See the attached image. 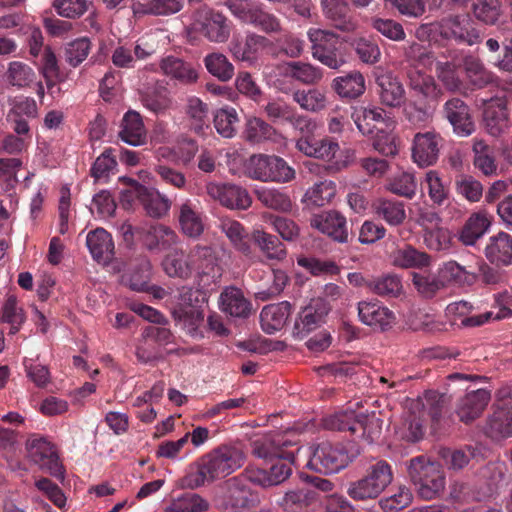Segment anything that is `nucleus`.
<instances>
[{
  "mask_svg": "<svg viewBox=\"0 0 512 512\" xmlns=\"http://www.w3.org/2000/svg\"><path fill=\"white\" fill-rule=\"evenodd\" d=\"M207 293L199 288L183 286L171 303V316L191 337H203L200 327L204 320L203 305L207 302Z\"/></svg>",
  "mask_w": 512,
  "mask_h": 512,
  "instance_id": "1",
  "label": "nucleus"
},
{
  "mask_svg": "<svg viewBox=\"0 0 512 512\" xmlns=\"http://www.w3.org/2000/svg\"><path fill=\"white\" fill-rule=\"evenodd\" d=\"M352 119L359 132L373 139V147L384 156L397 154L396 145L389 135L390 119L380 107H358L352 114Z\"/></svg>",
  "mask_w": 512,
  "mask_h": 512,
  "instance_id": "2",
  "label": "nucleus"
},
{
  "mask_svg": "<svg viewBox=\"0 0 512 512\" xmlns=\"http://www.w3.org/2000/svg\"><path fill=\"white\" fill-rule=\"evenodd\" d=\"M393 479L392 465L384 459H377L367 466L361 478L349 483L346 493L354 501L375 500L387 489Z\"/></svg>",
  "mask_w": 512,
  "mask_h": 512,
  "instance_id": "3",
  "label": "nucleus"
},
{
  "mask_svg": "<svg viewBox=\"0 0 512 512\" xmlns=\"http://www.w3.org/2000/svg\"><path fill=\"white\" fill-rule=\"evenodd\" d=\"M408 474L418 496L423 500H432L441 495L445 488V475L440 465L431 462L425 456L410 460Z\"/></svg>",
  "mask_w": 512,
  "mask_h": 512,
  "instance_id": "4",
  "label": "nucleus"
},
{
  "mask_svg": "<svg viewBox=\"0 0 512 512\" xmlns=\"http://www.w3.org/2000/svg\"><path fill=\"white\" fill-rule=\"evenodd\" d=\"M252 467L226 480L222 485L221 505L226 512H243L258 503V495L252 489L256 477Z\"/></svg>",
  "mask_w": 512,
  "mask_h": 512,
  "instance_id": "5",
  "label": "nucleus"
},
{
  "mask_svg": "<svg viewBox=\"0 0 512 512\" xmlns=\"http://www.w3.org/2000/svg\"><path fill=\"white\" fill-rule=\"evenodd\" d=\"M224 5L242 23L252 25L265 33L281 30L279 19L258 0H226Z\"/></svg>",
  "mask_w": 512,
  "mask_h": 512,
  "instance_id": "6",
  "label": "nucleus"
},
{
  "mask_svg": "<svg viewBox=\"0 0 512 512\" xmlns=\"http://www.w3.org/2000/svg\"><path fill=\"white\" fill-rule=\"evenodd\" d=\"M246 170L250 178L263 182L285 183L295 177L294 169L284 159L275 155L251 156Z\"/></svg>",
  "mask_w": 512,
  "mask_h": 512,
  "instance_id": "7",
  "label": "nucleus"
},
{
  "mask_svg": "<svg viewBox=\"0 0 512 512\" xmlns=\"http://www.w3.org/2000/svg\"><path fill=\"white\" fill-rule=\"evenodd\" d=\"M436 30L443 39L467 46H473L482 39L477 24L465 13L443 17L436 23Z\"/></svg>",
  "mask_w": 512,
  "mask_h": 512,
  "instance_id": "8",
  "label": "nucleus"
},
{
  "mask_svg": "<svg viewBox=\"0 0 512 512\" xmlns=\"http://www.w3.org/2000/svg\"><path fill=\"white\" fill-rule=\"evenodd\" d=\"M215 480L243 466L245 453L239 443L221 444L202 456Z\"/></svg>",
  "mask_w": 512,
  "mask_h": 512,
  "instance_id": "9",
  "label": "nucleus"
},
{
  "mask_svg": "<svg viewBox=\"0 0 512 512\" xmlns=\"http://www.w3.org/2000/svg\"><path fill=\"white\" fill-rule=\"evenodd\" d=\"M292 433H276L255 439L252 446V454L255 457L273 461L274 458H284L293 461L294 455L301 451L298 442L293 440Z\"/></svg>",
  "mask_w": 512,
  "mask_h": 512,
  "instance_id": "10",
  "label": "nucleus"
},
{
  "mask_svg": "<svg viewBox=\"0 0 512 512\" xmlns=\"http://www.w3.org/2000/svg\"><path fill=\"white\" fill-rule=\"evenodd\" d=\"M485 433L492 439L512 437V387L497 391L495 410L487 420Z\"/></svg>",
  "mask_w": 512,
  "mask_h": 512,
  "instance_id": "11",
  "label": "nucleus"
},
{
  "mask_svg": "<svg viewBox=\"0 0 512 512\" xmlns=\"http://www.w3.org/2000/svg\"><path fill=\"white\" fill-rule=\"evenodd\" d=\"M351 462L347 449L341 444L321 442L313 451L307 466L319 473L333 474Z\"/></svg>",
  "mask_w": 512,
  "mask_h": 512,
  "instance_id": "12",
  "label": "nucleus"
},
{
  "mask_svg": "<svg viewBox=\"0 0 512 512\" xmlns=\"http://www.w3.org/2000/svg\"><path fill=\"white\" fill-rule=\"evenodd\" d=\"M311 42L312 55L323 65L331 69H338L345 60L341 54L339 37L332 32L311 28L308 31Z\"/></svg>",
  "mask_w": 512,
  "mask_h": 512,
  "instance_id": "13",
  "label": "nucleus"
},
{
  "mask_svg": "<svg viewBox=\"0 0 512 512\" xmlns=\"http://www.w3.org/2000/svg\"><path fill=\"white\" fill-rule=\"evenodd\" d=\"M175 217L185 236L198 239L205 230L206 215L196 199H185L175 204Z\"/></svg>",
  "mask_w": 512,
  "mask_h": 512,
  "instance_id": "14",
  "label": "nucleus"
},
{
  "mask_svg": "<svg viewBox=\"0 0 512 512\" xmlns=\"http://www.w3.org/2000/svg\"><path fill=\"white\" fill-rule=\"evenodd\" d=\"M122 199L129 203L138 200L146 213L153 218L162 217L171 206V202L166 196L135 181L122 192Z\"/></svg>",
  "mask_w": 512,
  "mask_h": 512,
  "instance_id": "15",
  "label": "nucleus"
},
{
  "mask_svg": "<svg viewBox=\"0 0 512 512\" xmlns=\"http://www.w3.org/2000/svg\"><path fill=\"white\" fill-rule=\"evenodd\" d=\"M442 137L435 131L418 132L414 135L411 157L420 168L434 165L439 158Z\"/></svg>",
  "mask_w": 512,
  "mask_h": 512,
  "instance_id": "16",
  "label": "nucleus"
},
{
  "mask_svg": "<svg viewBox=\"0 0 512 512\" xmlns=\"http://www.w3.org/2000/svg\"><path fill=\"white\" fill-rule=\"evenodd\" d=\"M442 113L457 136L469 137L476 131L470 108L462 99L454 97L447 100Z\"/></svg>",
  "mask_w": 512,
  "mask_h": 512,
  "instance_id": "17",
  "label": "nucleus"
},
{
  "mask_svg": "<svg viewBox=\"0 0 512 512\" xmlns=\"http://www.w3.org/2000/svg\"><path fill=\"white\" fill-rule=\"evenodd\" d=\"M31 460L46 469L54 477L63 476V467L59 461L55 447L46 438H33L27 442Z\"/></svg>",
  "mask_w": 512,
  "mask_h": 512,
  "instance_id": "18",
  "label": "nucleus"
},
{
  "mask_svg": "<svg viewBox=\"0 0 512 512\" xmlns=\"http://www.w3.org/2000/svg\"><path fill=\"white\" fill-rule=\"evenodd\" d=\"M207 193L222 206L230 209L246 210L251 206L252 199L248 191L231 183H209Z\"/></svg>",
  "mask_w": 512,
  "mask_h": 512,
  "instance_id": "19",
  "label": "nucleus"
},
{
  "mask_svg": "<svg viewBox=\"0 0 512 512\" xmlns=\"http://www.w3.org/2000/svg\"><path fill=\"white\" fill-rule=\"evenodd\" d=\"M299 152L308 157L332 162L340 150L337 140L330 137L316 138L313 135H303L296 141Z\"/></svg>",
  "mask_w": 512,
  "mask_h": 512,
  "instance_id": "20",
  "label": "nucleus"
},
{
  "mask_svg": "<svg viewBox=\"0 0 512 512\" xmlns=\"http://www.w3.org/2000/svg\"><path fill=\"white\" fill-rule=\"evenodd\" d=\"M310 224L339 243H345L348 240L346 218L338 211L330 210L314 215Z\"/></svg>",
  "mask_w": 512,
  "mask_h": 512,
  "instance_id": "21",
  "label": "nucleus"
},
{
  "mask_svg": "<svg viewBox=\"0 0 512 512\" xmlns=\"http://www.w3.org/2000/svg\"><path fill=\"white\" fill-rule=\"evenodd\" d=\"M200 32L210 42L224 43L231 34L232 22L223 13L207 9L200 22Z\"/></svg>",
  "mask_w": 512,
  "mask_h": 512,
  "instance_id": "22",
  "label": "nucleus"
},
{
  "mask_svg": "<svg viewBox=\"0 0 512 512\" xmlns=\"http://www.w3.org/2000/svg\"><path fill=\"white\" fill-rule=\"evenodd\" d=\"M491 399L490 391L487 389H477L468 392L458 402L456 413L460 421L470 423L478 418Z\"/></svg>",
  "mask_w": 512,
  "mask_h": 512,
  "instance_id": "23",
  "label": "nucleus"
},
{
  "mask_svg": "<svg viewBox=\"0 0 512 512\" xmlns=\"http://www.w3.org/2000/svg\"><path fill=\"white\" fill-rule=\"evenodd\" d=\"M359 320L368 326L386 330L391 327L395 316L387 307L377 301H361L358 303Z\"/></svg>",
  "mask_w": 512,
  "mask_h": 512,
  "instance_id": "24",
  "label": "nucleus"
},
{
  "mask_svg": "<svg viewBox=\"0 0 512 512\" xmlns=\"http://www.w3.org/2000/svg\"><path fill=\"white\" fill-rule=\"evenodd\" d=\"M193 271L201 276H211L212 278L221 275L219 259L214 249L207 245H195L190 250V264Z\"/></svg>",
  "mask_w": 512,
  "mask_h": 512,
  "instance_id": "25",
  "label": "nucleus"
},
{
  "mask_svg": "<svg viewBox=\"0 0 512 512\" xmlns=\"http://www.w3.org/2000/svg\"><path fill=\"white\" fill-rule=\"evenodd\" d=\"M86 245L92 258L98 263L109 264L114 258V242L110 233L103 228L90 231Z\"/></svg>",
  "mask_w": 512,
  "mask_h": 512,
  "instance_id": "26",
  "label": "nucleus"
},
{
  "mask_svg": "<svg viewBox=\"0 0 512 512\" xmlns=\"http://www.w3.org/2000/svg\"><path fill=\"white\" fill-rule=\"evenodd\" d=\"M471 145L474 167L485 176L496 175L498 170L496 149L486 140L478 137L471 140Z\"/></svg>",
  "mask_w": 512,
  "mask_h": 512,
  "instance_id": "27",
  "label": "nucleus"
},
{
  "mask_svg": "<svg viewBox=\"0 0 512 512\" xmlns=\"http://www.w3.org/2000/svg\"><path fill=\"white\" fill-rule=\"evenodd\" d=\"M220 309L232 317L246 318L251 313V303L236 287H226L219 297Z\"/></svg>",
  "mask_w": 512,
  "mask_h": 512,
  "instance_id": "28",
  "label": "nucleus"
},
{
  "mask_svg": "<svg viewBox=\"0 0 512 512\" xmlns=\"http://www.w3.org/2000/svg\"><path fill=\"white\" fill-rule=\"evenodd\" d=\"M295 456L296 454L291 462L284 458H274L276 461L269 470L252 467V475L256 477V485L270 487L284 482L291 475V465L295 463Z\"/></svg>",
  "mask_w": 512,
  "mask_h": 512,
  "instance_id": "29",
  "label": "nucleus"
},
{
  "mask_svg": "<svg viewBox=\"0 0 512 512\" xmlns=\"http://www.w3.org/2000/svg\"><path fill=\"white\" fill-rule=\"evenodd\" d=\"M119 138L132 146H140L146 142V130L140 114L129 110L122 118Z\"/></svg>",
  "mask_w": 512,
  "mask_h": 512,
  "instance_id": "30",
  "label": "nucleus"
},
{
  "mask_svg": "<svg viewBox=\"0 0 512 512\" xmlns=\"http://www.w3.org/2000/svg\"><path fill=\"white\" fill-rule=\"evenodd\" d=\"M487 259L497 266H509L512 264V236L500 232L490 237L485 248Z\"/></svg>",
  "mask_w": 512,
  "mask_h": 512,
  "instance_id": "31",
  "label": "nucleus"
},
{
  "mask_svg": "<svg viewBox=\"0 0 512 512\" xmlns=\"http://www.w3.org/2000/svg\"><path fill=\"white\" fill-rule=\"evenodd\" d=\"M218 227L235 250L246 256L251 254L249 234L239 221L224 217L220 219Z\"/></svg>",
  "mask_w": 512,
  "mask_h": 512,
  "instance_id": "32",
  "label": "nucleus"
},
{
  "mask_svg": "<svg viewBox=\"0 0 512 512\" xmlns=\"http://www.w3.org/2000/svg\"><path fill=\"white\" fill-rule=\"evenodd\" d=\"M290 313L291 304L288 301L266 305L260 313L263 331L268 334L279 331L285 325Z\"/></svg>",
  "mask_w": 512,
  "mask_h": 512,
  "instance_id": "33",
  "label": "nucleus"
},
{
  "mask_svg": "<svg viewBox=\"0 0 512 512\" xmlns=\"http://www.w3.org/2000/svg\"><path fill=\"white\" fill-rule=\"evenodd\" d=\"M331 88L342 99H356L365 92V78L359 71H351L334 78Z\"/></svg>",
  "mask_w": 512,
  "mask_h": 512,
  "instance_id": "34",
  "label": "nucleus"
},
{
  "mask_svg": "<svg viewBox=\"0 0 512 512\" xmlns=\"http://www.w3.org/2000/svg\"><path fill=\"white\" fill-rule=\"evenodd\" d=\"M483 123L488 134L494 137L508 133L512 126L509 111L503 104L488 106L483 113Z\"/></svg>",
  "mask_w": 512,
  "mask_h": 512,
  "instance_id": "35",
  "label": "nucleus"
},
{
  "mask_svg": "<svg viewBox=\"0 0 512 512\" xmlns=\"http://www.w3.org/2000/svg\"><path fill=\"white\" fill-rule=\"evenodd\" d=\"M185 113L188 117L190 130L199 136L206 135L207 130L210 129L208 105L200 98L191 96L187 99Z\"/></svg>",
  "mask_w": 512,
  "mask_h": 512,
  "instance_id": "36",
  "label": "nucleus"
},
{
  "mask_svg": "<svg viewBox=\"0 0 512 512\" xmlns=\"http://www.w3.org/2000/svg\"><path fill=\"white\" fill-rule=\"evenodd\" d=\"M379 87V97L383 105L400 107L405 100V90L402 83L390 74L381 75L376 79Z\"/></svg>",
  "mask_w": 512,
  "mask_h": 512,
  "instance_id": "37",
  "label": "nucleus"
},
{
  "mask_svg": "<svg viewBox=\"0 0 512 512\" xmlns=\"http://www.w3.org/2000/svg\"><path fill=\"white\" fill-rule=\"evenodd\" d=\"M437 272L445 288L449 285L471 286L477 279L476 273L466 270L453 260L441 264Z\"/></svg>",
  "mask_w": 512,
  "mask_h": 512,
  "instance_id": "38",
  "label": "nucleus"
},
{
  "mask_svg": "<svg viewBox=\"0 0 512 512\" xmlns=\"http://www.w3.org/2000/svg\"><path fill=\"white\" fill-rule=\"evenodd\" d=\"M161 71L168 77L182 84L196 82L198 74L191 64L175 56H167L161 60Z\"/></svg>",
  "mask_w": 512,
  "mask_h": 512,
  "instance_id": "39",
  "label": "nucleus"
},
{
  "mask_svg": "<svg viewBox=\"0 0 512 512\" xmlns=\"http://www.w3.org/2000/svg\"><path fill=\"white\" fill-rule=\"evenodd\" d=\"M461 66L465 77L474 88L481 89L494 81V75L488 71L482 61L474 56L467 55L462 59Z\"/></svg>",
  "mask_w": 512,
  "mask_h": 512,
  "instance_id": "40",
  "label": "nucleus"
},
{
  "mask_svg": "<svg viewBox=\"0 0 512 512\" xmlns=\"http://www.w3.org/2000/svg\"><path fill=\"white\" fill-rule=\"evenodd\" d=\"M322 6L325 16L335 28L341 31L354 29L350 9L345 0H322Z\"/></svg>",
  "mask_w": 512,
  "mask_h": 512,
  "instance_id": "41",
  "label": "nucleus"
},
{
  "mask_svg": "<svg viewBox=\"0 0 512 512\" xmlns=\"http://www.w3.org/2000/svg\"><path fill=\"white\" fill-rule=\"evenodd\" d=\"M326 312L315 305H308L303 308L295 321L293 334L298 339H303L310 332L318 328L324 321Z\"/></svg>",
  "mask_w": 512,
  "mask_h": 512,
  "instance_id": "42",
  "label": "nucleus"
},
{
  "mask_svg": "<svg viewBox=\"0 0 512 512\" xmlns=\"http://www.w3.org/2000/svg\"><path fill=\"white\" fill-rule=\"evenodd\" d=\"M491 221L483 212L473 213L459 232V240L466 246L474 245L489 229Z\"/></svg>",
  "mask_w": 512,
  "mask_h": 512,
  "instance_id": "43",
  "label": "nucleus"
},
{
  "mask_svg": "<svg viewBox=\"0 0 512 512\" xmlns=\"http://www.w3.org/2000/svg\"><path fill=\"white\" fill-rule=\"evenodd\" d=\"M252 239L267 259L282 261L286 258V247L277 236L257 229L253 231Z\"/></svg>",
  "mask_w": 512,
  "mask_h": 512,
  "instance_id": "44",
  "label": "nucleus"
},
{
  "mask_svg": "<svg viewBox=\"0 0 512 512\" xmlns=\"http://www.w3.org/2000/svg\"><path fill=\"white\" fill-rule=\"evenodd\" d=\"M323 427L331 431L349 432L355 436L357 429L361 428L359 414L352 410L339 411L322 419Z\"/></svg>",
  "mask_w": 512,
  "mask_h": 512,
  "instance_id": "45",
  "label": "nucleus"
},
{
  "mask_svg": "<svg viewBox=\"0 0 512 512\" xmlns=\"http://www.w3.org/2000/svg\"><path fill=\"white\" fill-rule=\"evenodd\" d=\"M163 270L169 277L187 280L192 276L193 268L188 255L182 250H174L167 254L162 262Z\"/></svg>",
  "mask_w": 512,
  "mask_h": 512,
  "instance_id": "46",
  "label": "nucleus"
},
{
  "mask_svg": "<svg viewBox=\"0 0 512 512\" xmlns=\"http://www.w3.org/2000/svg\"><path fill=\"white\" fill-rule=\"evenodd\" d=\"M317 499V493L310 488H297L287 491L278 505L286 512H300L311 506Z\"/></svg>",
  "mask_w": 512,
  "mask_h": 512,
  "instance_id": "47",
  "label": "nucleus"
},
{
  "mask_svg": "<svg viewBox=\"0 0 512 512\" xmlns=\"http://www.w3.org/2000/svg\"><path fill=\"white\" fill-rule=\"evenodd\" d=\"M6 82L18 89L30 87L37 79L34 69L22 61H11L5 72Z\"/></svg>",
  "mask_w": 512,
  "mask_h": 512,
  "instance_id": "48",
  "label": "nucleus"
},
{
  "mask_svg": "<svg viewBox=\"0 0 512 512\" xmlns=\"http://www.w3.org/2000/svg\"><path fill=\"white\" fill-rule=\"evenodd\" d=\"M151 269L152 266L147 257L136 258L131 263V270L128 276L129 287L137 292H148L151 288Z\"/></svg>",
  "mask_w": 512,
  "mask_h": 512,
  "instance_id": "49",
  "label": "nucleus"
},
{
  "mask_svg": "<svg viewBox=\"0 0 512 512\" xmlns=\"http://www.w3.org/2000/svg\"><path fill=\"white\" fill-rule=\"evenodd\" d=\"M336 192L335 182L331 180L320 181L306 191L303 202L308 207H323L332 201Z\"/></svg>",
  "mask_w": 512,
  "mask_h": 512,
  "instance_id": "50",
  "label": "nucleus"
},
{
  "mask_svg": "<svg viewBox=\"0 0 512 512\" xmlns=\"http://www.w3.org/2000/svg\"><path fill=\"white\" fill-rule=\"evenodd\" d=\"M375 214L391 226H398L406 219L404 203L392 199H379L374 204Z\"/></svg>",
  "mask_w": 512,
  "mask_h": 512,
  "instance_id": "51",
  "label": "nucleus"
},
{
  "mask_svg": "<svg viewBox=\"0 0 512 512\" xmlns=\"http://www.w3.org/2000/svg\"><path fill=\"white\" fill-rule=\"evenodd\" d=\"M412 283L418 294L425 299H432L445 289L438 272H414L412 274Z\"/></svg>",
  "mask_w": 512,
  "mask_h": 512,
  "instance_id": "52",
  "label": "nucleus"
},
{
  "mask_svg": "<svg viewBox=\"0 0 512 512\" xmlns=\"http://www.w3.org/2000/svg\"><path fill=\"white\" fill-rule=\"evenodd\" d=\"M239 122L238 113L233 107L226 106L214 113V127L224 138H232L236 135Z\"/></svg>",
  "mask_w": 512,
  "mask_h": 512,
  "instance_id": "53",
  "label": "nucleus"
},
{
  "mask_svg": "<svg viewBox=\"0 0 512 512\" xmlns=\"http://www.w3.org/2000/svg\"><path fill=\"white\" fill-rule=\"evenodd\" d=\"M507 466L504 462H489L478 471L479 481L487 486L489 492H494L506 482Z\"/></svg>",
  "mask_w": 512,
  "mask_h": 512,
  "instance_id": "54",
  "label": "nucleus"
},
{
  "mask_svg": "<svg viewBox=\"0 0 512 512\" xmlns=\"http://www.w3.org/2000/svg\"><path fill=\"white\" fill-rule=\"evenodd\" d=\"M286 75L306 85H314L323 77L322 69L310 63L293 61L287 63Z\"/></svg>",
  "mask_w": 512,
  "mask_h": 512,
  "instance_id": "55",
  "label": "nucleus"
},
{
  "mask_svg": "<svg viewBox=\"0 0 512 512\" xmlns=\"http://www.w3.org/2000/svg\"><path fill=\"white\" fill-rule=\"evenodd\" d=\"M141 100L147 109L156 114L164 113L172 105L170 92L162 85H156L143 93Z\"/></svg>",
  "mask_w": 512,
  "mask_h": 512,
  "instance_id": "56",
  "label": "nucleus"
},
{
  "mask_svg": "<svg viewBox=\"0 0 512 512\" xmlns=\"http://www.w3.org/2000/svg\"><path fill=\"white\" fill-rule=\"evenodd\" d=\"M293 101L300 108L309 112H319L326 107L327 98L324 92L317 88L298 89L292 94Z\"/></svg>",
  "mask_w": 512,
  "mask_h": 512,
  "instance_id": "57",
  "label": "nucleus"
},
{
  "mask_svg": "<svg viewBox=\"0 0 512 512\" xmlns=\"http://www.w3.org/2000/svg\"><path fill=\"white\" fill-rule=\"evenodd\" d=\"M393 264L401 268H421L430 264V257L408 245L394 252Z\"/></svg>",
  "mask_w": 512,
  "mask_h": 512,
  "instance_id": "58",
  "label": "nucleus"
},
{
  "mask_svg": "<svg viewBox=\"0 0 512 512\" xmlns=\"http://www.w3.org/2000/svg\"><path fill=\"white\" fill-rule=\"evenodd\" d=\"M208 508V502L198 494L185 493L173 499L170 504L165 507V512H205Z\"/></svg>",
  "mask_w": 512,
  "mask_h": 512,
  "instance_id": "59",
  "label": "nucleus"
},
{
  "mask_svg": "<svg viewBox=\"0 0 512 512\" xmlns=\"http://www.w3.org/2000/svg\"><path fill=\"white\" fill-rule=\"evenodd\" d=\"M439 454L448 469L461 470L475 457L476 449L471 446L460 449L442 448Z\"/></svg>",
  "mask_w": 512,
  "mask_h": 512,
  "instance_id": "60",
  "label": "nucleus"
},
{
  "mask_svg": "<svg viewBox=\"0 0 512 512\" xmlns=\"http://www.w3.org/2000/svg\"><path fill=\"white\" fill-rule=\"evenodd\" d=\"M213 481L215 478L201 457L195 465L190 466L186 475L181 478L180 485L182 488L195 489Z\"/></svg>",
  "mask_w": 512,
  "mask_h": 512,
  "instance_id": "61",
  "label": "nucleus"
},
{
  "mask_svg": "<svg viewBox=\"0 0 512 512\" xmlns=\"http://www.w3.org/2000/svg\"><path fill=\"white\" fill-rule=\"evenodd\" d=\"M1 320L10 325L9 334L14 335L21 329L26 320L23 308L18 305L15 296L10 295L2 306Z\"/></svg>",
  "mask_w": 512,
  "mask_h": 512,
  "instance_id": "62",
  "label": "nucleus"
},
{
  "mask_svg": "<svg viewBox=\"0 0 512 512\" xmlns=\"http://www.w3.org/2000/svg\"><path fill=\"white\" fill-rule=\"evenodd\" d=\"M367 287L381 297H397L401 293V279L394 274H386L369 280Z\"/></svg>",
  "mask_w": 512,
  "mask_h": 512,
  "instance_id": "63",
  "label": "nucleus"
},
{
  "mask_svg": "<svg viewBox=\"0 0 512 512\" xmlns=\"http://www.w3.org/2000/svg\"><path fill=\"white\" fill-rule=\"evenodd\" d=\"M176 239V233L168 226L153 224L147 229L144 242L148 249L153 250L159 246H170Z\"/></svg>",
  "mask_w": 512,
  "mask_h": 512,
  "instance_id": "64",
  "label": "nucleus"
}]
</instances>
